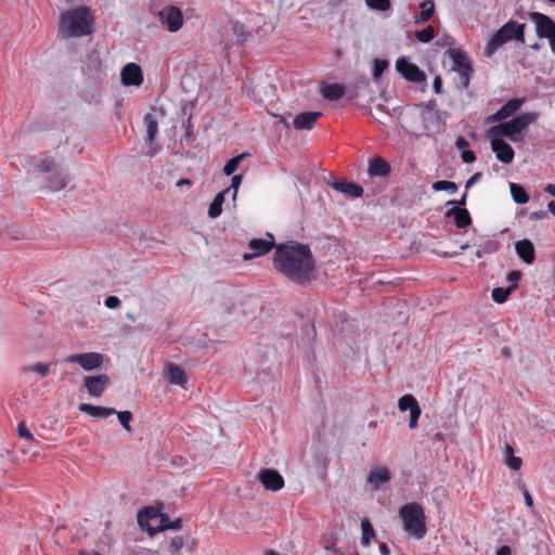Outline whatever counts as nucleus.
I'll list each match as a JSON object with an SVG mask.
<instances>
[{
    "instance_id": "2f4dec72",
    "label": "nucleus",
    "mask_w": 555,
    "mask_h": 555,
    "mask_svg": "<svg viewBox=\"0 0 555 555\" xmlns=\"http://www.w3.org/2000/svg\"><path fill=\"white\" fill-rule=\"evenodd\" d=\"M69 182L67 173L59 172L49 182V189L52 191H60L64 189Z\"/></svg>"
},
{
    "instance_id": "3c124183",
    "label": "nucleus",
    "mask_w": 555,
    "mask_h": 555,
    "mask_svg": "<svg viewBox=\"0 0 555 555\" xmlns=\"http://www.w3.org/2000/svg\"><path fill=\"white\" fill-rule=\"evenodd\" d=\"M120 305V300L118 297L116 296H108L106 299H105V306L109 309H114V308H117L118 306Z\"/></svg>"
},
{
    "instance_id": "58836bf2",
    "label": "nucleus",
    "mask_w": 555,
    "mask_h": 555,
    "mask_svg": "<svg viewBox=\"0 0 555 555\" xmlns=\"http://www.w3.org/2000/svg\"><path fill=\"white\" fill-rule=\"evenodd\" d=\"M117 417H118V421L119 423L122 425V427L127 430V431H131V426H130V422L132 420V413L130 411H121V412H117Z\"/></svg>"
},
{
    "instance_id": "f03ea898",
    "label": "nucleus",
    "mask_w": 555,
    "mask_h": 555,
    "mask_svg": "<svg viewBox=\"0 0 555 555\" xmlns=\"http://www.w3.org/2000/svg\"><path fill=\"white\" fill-rule=\"evenodd\" d=\"M60 33L67 38L81 37L91 33L90 10L72 9L62 14Z\"/></svg>"
},
{
    "instance_id": "412c9836",
    "label": "nucleus",
    "mask_w": 555,
    "mask_h": 555,
    "mask_svg": "<svg viewBox=\"0 0 555 555\" xmlns=\"http://www.w3.org/2000/svg\"><path fill=\"white\" fill-rule=\"evenodd\" d=\"M322 115L320 112H305L295 116L293 125L297 130L312 129L317 119Z\"/></svg>"
},
{
    "instance_id": "f704fd0d",
    "label": "nucleus",
    "mask_w": 555,
    "mask_h": 555,
    "mask_svg": "<svg viewBox=\"0 0 555 555\" xmlns=\"http://www.w3.org/2000/svg\"><path fill=\"white\" fill-rule=\"evenodd\" d=\"M361 528H362L361 543L364 546H367L370 544V539L374 537V529L367 519H363L361 521Z\"/></svg>"
},
{
    "instance_id": "69168bd1",
    "label": "nucleus",
    "mask_w": 555,
    "mask_h": 555,
    "mask_svg": "<svg viewBox=\"0 0 555 555\" xmlns=\"http://www.w3.org/2000/svg\"><path fill=\"white\" fill-rule=\"evenodd\" d=\"M547 208H548V211L555 216V201H551L548 204H547Z\"/></svg>"
},
{
    "instance_id": "49530a36",
    "label": "nucleus",
    "mask_w": 555,
    "mask_h": 555,
    "mask_svg": "<svg viewBox=\"0 0 555 555\" xmlns=\"http://www.w3.org/2000/svg\"><path fill=\"white\" fill-rule=\"evenodd\" d=\"M17 433H18V436L21 438H24L28 441H34V436L33 434L29 431V429L26 427L25 423L24 422H21L18 425H17Z\"/></svg>"
},
{
    "instance_id": "c85d7f7f",
    "label": "nucleus",
    "mask_w": 555,
    "mask_h": 555,
    "mask_svg": "<svg viewBox=\"0 0 555 555\" xmlns=\"http://www.w3.org/2000/svg\"><path fill=\"white\" fill-rule=\"evenodd\" d=\"M503 462L513 470H518L522 464L521 459L514 455L513 448L508 443L504 446Z\"/></svg>"
},
{
    "instance_id": "09e8293b",
    "label": "nucleus",
    "mask_w": 555,
    "mask_h": 555,
    "mask_svg": "<svg viewBox=\"0 0 555 555\" xmlns=\"http://www.w3.org/2000/svg\"><path fill=\"white\" fill-rule=\"evenodd\" d=\"M455 146L456 149L462 153L464 151H468L469 149V143L468 141L463 138V137H459L455 141Z\"/></svg>"
},
{
    "instance_id": "6e6552de",
    "label": "nucleus",
    "mask_w": 555,
    "mask_h": 555,
    "mask_svg": "<svg viewBox=\"0 0 555 555\" xmlns=\"http://www.w3.org/2000/svg\"><path fill=\"white\" fill-rule=\"evenodd\" d=\"M163 116L162 109H152V112L147 113L144 116V124L146 127V137L145 140L149 143L147 155L153 157L158 152V147L154 144V140L156 138L158 131V119Z\"/></svg>"
},
{
    "instance_id": "6ab92c4d",
    "label": "nucleus",
    "mask_w": 555,
    "mask_h": 555,
    "mask_svg": "<svg viewBox=\"0 0 555 555\" xmlns=\"http://www.w3.org/2000/svg\"><path fill=\"white\" fill-rule=\"evenodd\" d=\"M391 479V473L386 466H374L370 470L366 481L373 490H378L383 483Z\"/></svg>"
},
{
    "instance_id": "0e129e2a",
    "label": "nucleus",
    "mask_w": 555,
    "mask_h": 555,
    "mask_svg": "<svg viewBox=\"0 0 555 555\" xmlns=\"http://www.w3.org/2000/svg\"><path fill=\"white\" fill-rule=\"evenodd\" d=\"M545 192L555 196V184H547L545 188Z\"/></svg>"
},
{
    "instance_id": "de8ad7c7",
    "label": "nucleus",
    "mask_w": 555,
    "mask_h": 555,
    "mask_svg": "<svg viewBox=\"0 0 555 555\" xmlns=\"http://www.w3.org/2000/svg\"><path fill=\"white\" fill-rule=\"evenodd\" d=\"M242 180H243L242 175H235L231 179V184L228 189H230V191L231 190L233 191V194H232L233 199L236 198V194H237L238 188L242 183Z\"/></svg>"
},
{
    "instance_id": "f8f14e48",
    "label": "nucleus",
    "mask_w": 555,
    "mask_h": 555,
    "mask_svg": "<svg viewBox=\"0 0 555 555\" xmlns=\"http://www.w3.org/2000/svg\"><path fill=\"white\" fill-rule=\"evenodd\" d=\"M398 408L402 412H410L409 427L411 429L416 428L422 410L415 397L409 393L402 396L398 401Z\"/></svg>"
},
{
    "instance_id": "7ed1b4c3",
    "label": "nucleus",
    "mask_w": 555,
    "mask_h": 555,
    "mask_svg": "<svg viewBox=\"0 0 555 555\" xmlns=\"http://www.w3.org/2000/svg\"><path fill=\"white\" fill-rule=\"evenodd\" d=\"M525 24L518 23L516 21H508L505 23L498 31H495L485 48L486 56H492L495 51L501 48L503 44L511 40H516L521 43L525 42Z\"/></svg>"
},
{
    "instance_id": "603ef678",
    "label": "nucleus",
    "mask_w": 555,
    "mask_h": 555,
    "mask_svg": "<svg viewBox=\"0 0 555 555\" xmlns=\"http://www.w3.org/2000/svg\"><path fill=\"white\" fill-rule=\"evenodd\" d=\"M482 177V173L481 172H476L474 173L467 181H466V184H465V189L468 190L470 189L475 183H477Z\"/></svg>"
},
{
    "instance_id": "a211bd4d",
    "label": "nucleus",
    "mask_w": 555,
    "mask_h": 555,
    "mask_svg": "<svg viewBox=\"0 0 555 555\" xmlns=\"http://www.w3.org/2000/svg\"><path fill=\"white\" fill-rule=\"evenodd\" d=\"M120 77L124 86L139 87L143 82V73L141 67L135 63H128L122 68Z\"/></svg>"
},
{
    "instance_id": "4be33fe9",
    "label": "nucleus",
    "mask_w": 555,
    "mask_h": 555,
    "mask_svg": "<svg viewBox=\"0 0 555 555\" xmlns=\"http://www.w3.org/2000/svg\"><path fill=\"white\" fill-rule=\"evenodd\" d=\"M515 249L518 257L526 263L530 264L534 261V246L529 240L516 242Z\"/></svg>"
},
{
    "instance_id": "72a5a7b5",
    "label": "nucleus",
    "mask_w": 555,
    "mask_h": 555,
    "mask_svg": "<svg viewBox=\"0 0 555 555\" xmlns=\"http://www.w3.org/2000/svg\"><path fill=\"white\" fill-rule=\"evenodd\" d=\"M34 166L41 172H50L55 168L53 159L49 157H36L34 158Z\"/></svg>"
},
{
    "instance_id": "423d86ee",
    "label": "nucleus",
    "mask_w": 555,
    "mask_h": 555,
    "mask_svg": "<svg viewBox=\"0 0 555 555\" xmlns=\"http://www.w3.org/2000/svg\"><path fill=\"white\" fill-rule=\"evenodd\" d=\"M170 518L167 514L160 513L157 508L149 506L138 513V524L142 530L149 532L151 537L157 532L168 530Z\"/></svg>"
},
{
    "instance_id": "b1692460",
    "label": "nucleus",
    "mask_w": 555,
    "mask_h": 555,
    "mask_svg": "<svg viewBox=\"0 0 555 555\" xmlns=\"http://www.w3.org/2000/svg\"><path fill=\"white\" fill-rule=\"evenodd\" d=\"M331 186L334 190H336L349 197H353V198L360 197L363 193V189L353 182H337L336 181V182L331 183Z\"/></svg>"
},
{
    "instance_id": "680f3d73",
    "label": "nucleus",
    "mask_w": 555,
    "mask_h": 555,
    "mask_svg": "<svg viewBox=\"0 0 555 555\" xmlns=\"http://www.w3.org/2000/svg\"><path fill=\"white\" fill-rule=\"evenodd\" d=\"M191 186L192 185V181L190 179H180L178 182H177V186L178 188H182V186Z\"/></svg>"
},
{
    "instance_id": "1a4fd4ad",
    "label": "nucleus",
    "mask_w": 555,
    "mask_h": 555,
    "mask_svg": "<svg viewBox=\"0 0 555 555\" xmlns=\"http://www.w3.org/2000/svg\"><path fill=\"white\" fill-rule=\"evenodd\" d=\"M486 138L490 141L491 150L495 154L498 160L503 164H511L514 160L515 153L513 147L506 143L502 137H491L490 131L486 133Z\"/></svg>"
},
{
    "instance_id": "37998d69",
    "label": "nucleus",
    "mask_w": 555,
    "mask_h": 555,
    "mask_svg": "<svg viewBox=\"0 0 555 555\" xmlns=\"http://www.w3.org/2000/svg\"><path fill=\"white\" fill-rule=\"evenodd\" d=\"M521 278V272L520 271H517V270H513V271H509L507 273V276H506V280L508 282V288H511V291H515L517 288V285H518V282Z\"/></svg>"
},
{
    "instance_id": "dca6fc26",
    "label": "nucleus",
    "mask_w": 555,
    "mask_h": 555,
    "mask_svg": "<svg viewBox=\"0 0 555 555\" xmlns=\"http://www.w3.org/2000/svg\"><path fill=\"white\" fill-rule=\"evenodd\" d=\"M83 382L88 393L91 397L99 398L109 385V377L107 374L90 375L86 376Z\"/></svg>"
},
{
    "instance_id": "ddd939ff",
    "label": "nucleus",
    "mask_w": 555,
    "mask_h": 555,
    "mask_svg": "<svg viewBox=\"0 0 555 555\" xmlns=\"http://www.w3.org/2000/svg\"><path fill=\"white\" fill-rule=\"evenodd\" d=\"M397 70L408 80L421 83L426 80V75L415 64L405 59H399L396 62Z\"/></svg>"
},
{
    "instance_id": "0eeeda50",
    "label": "nucleus",
    "mask_w": 555,
    "mask_h": 555,
    "mask_svg": "<svg viewBox=\"0 0 555 555\" xmlns=\"http://www.w3.org/2000/svg\"><path fill=\"white\" fill-rule=\"evenodd\" d=\"M64 363L79 365L83 371L90 372L100 369L104 362V356L99 352H83L67 356Z\"/></svg>"
},
{
    "instance_id": "c9c22d12",
    "label": "nucleus",
    "mask_w": 555,
    "mask_h": 555,
    "mask_svg": "<svg viewBox=\"0 0 555 555\" xmlns=\"http://www.w3.org/2000/svg\"><path fill=\"white\" fill-rule=\"evenodd\" d=\"M433 189L435 191H446L450 194H454L457 192V185L456 183L452 182V181H447V180H439V181H436L434 184H433Z\"/></svg>"
},
{
    "instance_id": "e2e57ef3",
    "label": "nucleus",
    "mask_w": 555,
    "mask_h": 555,
    "mask_svg": "<svg viewBox=\"0 0 555 555\" xmlns=\"http://www.w3.org/2000/svg\"><path fill=\"white\" fill-rule=\"evenodd\" d=\"M378 548L382 555H390V551L386 544H379Z\"/></svg>"
},
{
    "instance_id": "c03bdc74",
    "label": "nucleus",
    "mask_w": 555,
    "mask_h": 555,
    "mask_svg": "<svg viewBox=\"0 0 555 555\" xmlns=\"http://www.w3.org/2000/svg\"><path fill=\"white\" fill-rule=\"evenodd\" d=\"M388 67V62L386 60H375L374 61V69H373V77L375 80H377L384 70Z\"/></svg>"
},
{
    "instance_id": "9b49d317",
    "label": "nucleus",
    "mask_w": 555,
    "mask_h": 555,
    "mask_svg": "<svg viewBox=\"0 0 555 555\" xmlns=\"http://www.w3.org/2000/svg\"><path fill=\"white\" fill-rule=\"evenodd\" d=\"M448 53L453 61V68L460 73L464 86H468L469 73L472 72L468 56L461 50L455 49L449 50Z\"/></svg>"
},
{
    "instance_id": "8fccbe9b",
    "label": "nucleus",
    "mask_w": 555,
    "mask_h": 555,
    "mask_svg": "<svg viewBox=\"0 0 555 555\" xmlns=\"http://www.w3.org/2000/svg\"><path fill=\"white\" fill-rule=\"evenodd\" d=\"M461 158L466 164H472L476 160V155L473 151H464L461 153Z\"/></svg>"
},
{
    "instance_id": "473e14b6",
    "label": "nucleus",
    "mask_w": 555,
    "mask_h": 555,
    "mask_svg": "<svg viewBox=\"0 0 555 555\" xmlns=\"http://www.w3.org/2000/svg\"><path fill=\"white\" fill-rule=\"evenodd\" d=\"M422 12L416 18V23L426 22L434 15L435 3L431 0H426L421 4Z\"/></svg>"
},
{
    "instance_id": "bb28decb",
    "label": "nucleus",
    "mask_w": 555,
    "mask_h": 555,
    "mask_svg": "<svg viewBox=\"0 0 555 555\" xmlns=\"http://www.w3.org/2000/svg\"><path fill=\"white\" fill-rule=\"evenodd\" d=\"M322 96L328 101H335L344 96L345 87L339 83L326 85L321 88Z\"/></svg>"
},
{
    "instance_id": "5701e85b",
    "label": "nucleus",
    "mask_w": 555,
    "mask_h": 555,
    "mask_svg": "<svg viewBox=\"0 0 555 555\" xmlns=\"http://www.w3.org/2000/svg\"><path fill=\"white\" fill-rule=\"evenodd\" d=\"M446 217H452L457 228L463 229L472 223V218L467 209L462 207H453L446 212Z\"/></svg>"
},
{
    "instance_id": "c756f323",
    "label": "nucleus",
    "mask_w": 555,
    "mask_h": 555,
    "mask_svg": "<svg viewBox=\"0 0 555 555\" xmlns=\"http://www.w3.org/2000/svg\"><path fill=\"white\" fill-rule=\"evenodd\" d=\"M524 103V99H512L507 101L498 112L502 120L517 112Z\"/></svg>"
},
{
    "instance_id": "13d9d810",
    "label": "nucleus",
    "mask_w": 555,
    "mask_h": 555,
    "mask_svg": "<svg viewBox=\"0 0 555 555\" xmlns=\"http://www.w3.org/2000/svg\"><path fill=\"white\" fill-rule=\"evenodd\" d=\"M524 499H525L526 505L531 507L533 504V501H532V496L528 490L524 491Z\"/></svg>"
},
{
    "instance_id": "774afa93",
    "label": "nucleus",
    "mask_w": 555,
    "mask_h": 555,
    "mask_svg": "<svg viewBox=\"0 0 555 555\" xmlns=\"http://www.w3.org/2000/svg\"><path fill=\"white\" fill-rule=\"evenodd\" d=\"M550 41V48H551V51L555 54V36L551 39H548Z\"/></svg>"
},
{
    "instance_id": "39448f33",
    "label": "nucleus",
    "mask_w": 555,
    "mask_h": 555,
    "mask_svg": "<svg viewBox=\"0 0 555 555\" xmlns=\"http://www.w3.org/2000/svg\"><path fill=\"white\" fill-rule=\"evenodd\" d=\"M399 515L402 519L403 529L409 535L420 540L426 533L425 514L422 506L417 503L403 505Z\"/></svg>"
},
{
    "instance_id": "e433bc0d",
    "label": "nucleus",
    "mask_w": 555,
    "mask_h": 555,
    "mask_svg": "<svg viewBox=\"0 0 555 555\" xmlns=\"http://www.w3.org/2000/svg\"><path fill=\"white\" fill-rule=\"evenodd\" d=\"M246 156V154H240L230 160L227 162V164L223 167V172L225 176H231L238 167L242 159Z\"/></svg>"
},
{
    "instance_id": "6e6d98bb",
    "label": "nucleus",
    "mask_w": 555,
    "mask_h": 555,
    "mask_svg": "<svg viewBox=\"0 0 555 555\" xmlns=\"http://www.w3.org/2000/svg\"><path fill=\"white\" fill-rule=\"evenodd\" d=\"M498 121H503L501 116L499 115V112H496V113H494L492 115H489L486 118V122L487 124H493V122H498Z\"/></svg>"
},
{
    "instance_id": "338daca9",
    "label": "nucleus",
    "mask_w": 555,
    "mask_h": 555,
    "mask_svg": "<svg viewBox=\"0 0 555 555\" xmlns=\"http://www.w3.org/2000/svg\"><path fill=\"white\" fill-rule=\"evenodd\" d=\"M376 111H378L379 113H382L384 115H388V113L386 111V107L384 105H382V104L376 106Z\"/></svg>"
},
{
    "instance_id": "4d7b16f0",
    "label": "nucleus",
    "mask_w": 555,
    "mask_h": 555,
    "mask_svg": "<svg viewBox=\"0 0 555 555\" xmlns=\"http://www.w3.org/2000/svg\"><path fill=\"white\" fill-rule=\"evenodd\" d=\"M546 217V212L544 210H539L531 212L530 218L531 219H543Z\"/></svg>"
},
{
    "instance_id": "9d476101",
    "label": "nucleus",
    "mask_w": 555,
    "mask_h": 555,
    "mask_svg": "<svg viewBox=\"0 0 555 555\" xmlns=\"http://www.w3.org/2000/svg\"><path fill=\"white\" fill-rule=\"evenodd\" d=\"M529 17L535 25L538 37L546 39L555 37V22L551 17L540 12H531Z\"/></svg>"
},
{
    "instance_id": "f257e3e1",
    "label": "nucleus",
    "mask_w": 555,
    "mask_h": 555,
    "mask_svg": "<svg viewBox=\"0 0 555 555\" xmlns=\"http://www.w3.org/2000/svg\"><path fill=\"white\" fill-rule=\"evenodd\" d=\"M274 268L297 284L311 281L314 261L309 246L291 241L275 247Z\"/></svg>"
},
{
    "instance_id": "7c9ffc66",
    "label": "nucleus",
    "mask_w": 555,
    "mask_h": 555,
    "mask_svg": "<svg viewBox=\"0 0 555 555\" xmlns=\"http://www.w3.org/2000/svg\"><path fill=\"white\" fill-rule=\"evenodd\" d=\"M511 195L515 203L517 204H526L529 201V196L526 192V190L517 184V183H511L509 184Z\"/></svg>"
},
{
    "instance_id": "052dcab7",
    "label": "nucleus",
    "mask_w": 555,
    "mask_h": 555,
    "mask_svg": "<svg viewBox=\"0 0 555 555\" xmlns=\"http://www.w3.org/2000/svg\"><path fill=\"white\" fill-rule=\"evenodd\" d=\"M496 555H511V548L506 545L501 546L498 548Z\"/></svg>"
},
{
    "instance_id": "4c0bfd02",
    "label": "nucleus",
    "mask_w": 555,
    "mask_h": 555,
    "mask_svg": "<svg viewBox=\"0 0 555 555\" xmlns=\"http://www.w3.org/2000/svg\"><path fill=\"white\" fill-rule=\"evenodd\" d=\"M512 293L511 288L506 287H495L492 291V298L498 304H503L506 301L508 295Z\"/></svg>"
},
{
    "instance_id": "aec40b11",
    "label": "nucleus",
    "mask_w": 555,
    "mask_h": 555,
    "mask_svg": "<svg viewBox=\"0 0 555 555\" xmlns=\"http://www.w3.org/2000/svg\"><path fill=\"white\" fill-rule=\"evenodd\" d=\"M164 373H165L167 380L171 385H179L181 387H184V385L188 382L186 373L184 372V370L182 367H180L177 364L168 363L165 366Z\"/></svg>"
},
{
    "instance_id": "2eb2a0df",
    "label": "nucleus",
    "mask_w": 555,
    "mask_h": 555,
    "mask_svg": "<svg viewBox=\"0 0 555 555\" xmlns=\"http://www.w3.org/2000/svg\"><path fill=\"white\" fill-rule=\"evenodd\" d=\"M159 18L171 33L178 31L183 24L182 12L176 7H167L159 12Z\"/></svg>"
},
{
    "instance_id": "20e7f679",
    "label": "nucleus",
    "mask_w": 555,
    "mask_h": 555,
    "mask_svg": "<svg viewBox=\"0 0 555 555\" xmlns=\"http://www.w3.org/2000/svg\"><path fill=\"white\" fill-rule=\"evenodd\" d=\"M538 117L537 113H524L519 114L513 119L501 122L496 126L488 129L491 137L508 138L514 142L520 140V133L531 124L535 121Z\"/></svg>"
},
{
    "instance_id": "f3484780",
    "label": "nucleus",
    "mask_w": 555,
    "mask_h": 555,
    "mask_svg": "<svg viewBox=\"0 0 555 555\" xmlns=\"http://www.w3.org/2000/svg\"><path fill=\"white\" fill-rule=\"evenodd\" d=\"M258 479L266 490L279 491L284 487L283 477L274 469L262 468L258 473Z\"/></svg>"
},
{
    "instance_id": "393cba45",
    "label": "nucleus",
    "mask_w": 555,
    "mask_h": 555,
    "mask_svg": "<svg viewBox=\"0 0 555 555\" xmlns=\"http://www.w3.org/2000/svg\"><path fill=\"white\" fill-rule=\"evenodd\" d=\"M79 410L89 414L92 417L106 418L116 413L113 408L95 406L89 403H81Z\"/></svg>"
},
{
    "instance_id": "864d4df0",
    "label": "nucleus",
    "mask_w": 555,
    "mask_h": 555,
    "mask_svg": "<svg viewBox=\"0 0 555 555\" xmlns=\"http://www.w3.org/2000/svg\"><path fill=\"white\" fill-rule=\"evenodd\" d=\"M168 530H180L182 528V519L177 518L175 520H170L169 525H167Z\"/></svg>"
},
{
    "instance_id": "a19ab883",
    "label": "nucleus",
    "mask_w": 555,
    "mask_h": 555,
    "mask_svg": "<svg viewBox=\"0 0 555 555\" xmlns=\"http://www.w3.org/2000/svg\"><path fill=\"white\" fill-rule=\"evenodd\" d=\"M415 36L420 42L427 43L434 38V28L428 26L423 30H417Z\"/></svg>"
},
{
    "instance_id": "4468645a",
    "label": "nucleus",
    "mask_w": 555,
    "mask_h": 555,
    "mask_svg": "<svg viewBox=\"0 0 555 555\" xmlns=\"http://www.w3.org/2000/svg\"><path fill=\"white\" fill-rule=\"evenodd\" d=\"M274 246V240L271 234H268V238H253L248 247L250 253L244 254L243 259L249 260L255 257H260L269 253Z\"/></svg>"
},
{
    "instance_id": "a878e982",
    "label": "nucleus",
    "mask_w": 555,
    "mask_h": 555,
    "mask_svg": "<svg viewBox=\"0 0 555 555\" xmlns=\"http://www.w3.org/2000/svg\"><path fill=\"white\" fill-rule=\"evenodd\" d=\"M390 166L384 159L376 157L370 162L369 175L372 177H385L389 173Z\"/></svg>"
},
{
    "instance_id": "5fc2aeb1",
    "label": "nucleus",
    "mask_w": 555,
    "mask_h": 555,
    "mask_svg": "<svg viewBox=\"0 0 555 555\" xmlns=\"http://www.w3.org/2000/svg\"><path fill=\"white\" fill-rule=\"evenodd\" d=\"M433 88H434L435 93H437V94L441 93L442 80H441L440 76L435 77Z\"/></svg>"
},
{
    "instance_id": "cd10ccee",
    "label": "nucleus",
    "mask_w": 555,
    "mask_h": 555,
    "mask_svg": "<svg viewBox=\"0 0 555 555\" xmlns=\"http://www.w3.org/2000/svg\"><path fill=\"white\" fill-rule=\"evenodd\" d=\"M229 192H230V189H225V190L219 192L215 196L214 201L210 203L209 208H208V216L210 218L215 219L221 215L224 196Z\"/></svg>"
},
{
    "instance_id": "ea45409f",
    "label": "nucleus",
    "mask_w": 555,
    "mask_h": 555,
    "mask_svg": "<svg viewBox=\"0 0 555 555\" xmlns=\"http://www.w3.org/2000/svg\"><path fill=\"white\" fill-rule=\"evenodd\" d=\"M369 8L378 11H387L390 8V0H365Z\"/></svg>"
},
{
    "instance_id": "bf43d9fd",
    "label": "nucleus",
    "mask_w": 555,
    "mask_h": 555,
    "mask_svg": "<svg viewBox=\"0 0 555 555\" xmlns=\"http://www.w3.org/2000/svg\"><path fill=\"white\" fill-rule=\"evenodd\" d=\"M466 197H467V193H464L462 198L459 201V202H454V201H450L448 202V205L450 204H457L456 207H462V206H465L466 204Z\"/></svg>"
},
{
    "instance_id": "a18cd8bd",
    "label": "nucleus",
    "mask_w": 555,
    "mask_h": 555,
    "mask_svg": "<svg viewBox=\"0 0 555 555\" xmlns=\"http://www.w3.org/2000/svg\"><path fill=\"white\" fill-rule=\"evenodd\" d=\"M232 31L238 41H244L247 37L245 26L238 22L232 23Z\"/></svg>"
},
{
    "instance_id": "79ce46f5",
    "label": "nucleus",
    "mask_w": 555,
    "mask_h": 555,
    "mask_svg": "<svg viewBox=\"0 0 555 555\" xmlns=\"http://www.w3.org/2000/svg\"><path fill=\"white\" fill-rule=\"evenodd\" d=\"M27 372L38 373L41 377H46L49 374L50 367L49 364L36 363L25 367Z\"/></svg>"
}]
</instances>
